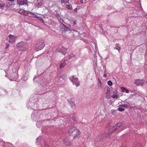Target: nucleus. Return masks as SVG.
Instances as JSON below:
<instances>
[{"label": "nucleus", "instance_id": "obj_32", "mask_svg": "<svg viewBox=\"0 0 147 147\" xmlns=\"http://www.w3.org/2000/svg\"><path fill=\"white\" fill-rule=\"evenodd\" d=\"M26 13L28 16H30L29 15L31 14L32 12H30L29 11H26Z\"/></svg>", "mask_w": 147, "mask_h": 147}, {"label": "nucleus", "instance_id": "obj_28", "mask_svg": "<svg viewBox=\"0 0 147 147\" xmlns=\"http://www.w3.org/2000/svg\"><path fill=\"white\" fill-rule=\"evenodd\" d=\"M118 110L120 111H123L124 110V109L121 107H119L118 108Z\"/></svg>", "mask_w": 147, "mask_h": 147}, {"label": "nucleus", "instance_id": "obj_54", "mask_svg": "<svg viewBox=\"0 0 147 147\" xmlns=\"http://www.w3.org/2000/svg\"><path fill=\"white\" fill-rule=\"evenodd\" d=\"M36 125L37 126V123H36Z\"/></svg>", "mask_w": 147, "mask_h": 147}, {"label": "nucleus", "instance_id": "obj_23", "mask_svg": "<svg viewBox=\"0 0 147 147\" xmlns=\"http://www.w3.org/2000/svg\"><path fill=\"white\" fill-rule=\"evenodd\" d=\"M61 3L62 4L65 3L69 2V0H61Z\"/></svg>", "mask_w": 147, "mask_h": 147}, {"label": "nucleus", "instance_id": "obj_21", "mask_svg": "<svg viewBox=\"0 0 147 147\" xmlns=\"http://www.w3.org/2000/svg\"><path fill=\"white\" fill-rule=\"evenodd\" d=\"M70 104H71V107L72 108H75V105L74 102H69Z\"/></svg>", "mask_w": 147, "mask_h": 147}, {"label": "nucleus", "instance_id": "obj_37", "mask_svg": "<svg viewBox=\"0 0 147 147\" xmlns=\"http://www.w3.org/2000/svg\"><path fill=\"white\" fill-rule=\"evenodd\" d=\"M9 47V44H7L6 45V46L5 47V49H7Z\"/></svg>", "mask_w": 147, "mask_h": 147}, {"label": "nucleus", "instance_id": "obj_26", "mask_svg": "<svg viewBox=\"0 0 147 147\" xmlns=\"http://www.w3.org/2000/svg\"><path fill=\"white\" fill-rule=\"evenodd\" d=\"M36 114L35 113H32V114L31 115V117L32 118H33V119L34 120L36 121V119H35V115Z\"/></svg>", "mask_w": 147, "mask_h": 147}, {"label": "nucleus", "instance_id": "obj_47", "mask_svg": "<svg viewBox=\"0 0 147 147\" xmlns=\"http://www.w3.org/2000/svg\"><path fill=\"white\" fill-rule=\"evenodd\" d=\"M73 100V99L72 98H71L70 100L71 101H72Z\"/></svg>", "mask_w": 147, "mask_h": 147}, {"label": "nucleus", "instance_id": "obj_9", "mask_svg": "<svg viewBox=\"0 0 147 147\" xmlns=\"http://www.w3.org/2000/svg\"><path fill=\"white\" fill-rule=\"evenodd\" d=\"M17 4L20 6L26 5L27 0H17Z\"/></svg>", "mask_w": 147, "mask_h": 147}, {"label": "nucleus", "instance_id": "obj_31", "mask_svg": "<svg viewBox=\"0 0 147 147\" xmlns=\"http://www.w3.org/2000/svg\"><path fill=\"white\" fill-rule=\"evenodd\" d=\"M121 89L122 90L123 92L125 91V90L126 89L125 88H124L123 87H121Z\"/></svg>", "mask_w": 147, "mask_h": 147}, {"label": "nucleus", "instance_id": "obj_34", "mask_svg": "<svg viewBox=\"0 0 147 147\" xmlns=\"http://www.w3.org/2000/svg\"><path fill=\"white\" fill-rule=\"evenodd\" d=\"M130 91L131 93H133L134 94H136V92H135V91L134 90H130Z\"/></svg>", "mask_w": 147, "mask_h": 147}, {"label": "nucleus", "instance_id": "obj_44", "mask_svg": "<svg viewBox=\"0 0 147 147\" xmlns=\"http://www.w3.org/2000/svg\"><path fill=\"white\" fill-rule=\"evenodd\" d=\"M8 1H11V2H13L14 1V0H8Z\"/></svg>", "mask_w": 147, "mask_h": 147}, {"label": "nucleus", "instance_id": "obj_11", "mask_svg": "<svg viewBox=\"0 0 147 147\" xmlns=\"http://www.w3.org/2000/svg\"><path fill=\"white\" fill-rule=\"evenodd\" d=\"M119 96V92L117 91H115L113 93L111 97L113 98H117Z\"/></svg>", "mask_w": 147, "mask_h": 147}, {"label": "nucleus", "instance_id": "obj_50", "mask_svg": "<svg viewBox=\"0 0 147 147\" xmlns=\"http://www.w3.org/2000/svg\"><path fill=\"white\" fill-rule=\"evenodd\" d=\"M145 58L147 60V57H146V56Z\"/></svg>", "mask_w": 147, "mask_h": 147}, {"label": "nucleus", "instance_id": "obj_35", "mask_svg": "<svg viewBox=\"0 0 147 147\" xmlns=\"http://www.w3.org/2000/svg\"><path fill=\"white\" fill-rule=\"evenodd\" d=\"M114 49H116V50H118V51H119H119H120V50L121 48H117V47H115V48H114Z\"/></svg>", "mask_w": 147, "mask_h": 147}, {"label": "nucleus", "instance_id": "obj_29", "mask_svg": "<svg viewBox=\"0 0 147 147\" xmlns=\"http://www.w3.org/2000/svg\"><path fill=\"white\" fill-rule=\"evenodd\" d=\"M108 84L110 86L112 85V83L111 80H109L108 82Z\"/></svg>", "mask_w": 147, "mask_h": 147}, {"label": "nucleus", "instance_id": "obj_25", "mask_svg": "<svg viewBox=\"0 0 147 147\" xmlns=\"http://www.w3.org/2000/svg\"><path fill=\"white\" fill-rule=\"evenodd\" d=\"M71 119L73 120L75 122L77 120L78 118L75 116H74L72 117Z\"/></svg>", "mask_w": 147, "mask_h": 147}, {"label": "nucleus", "instance_id": "obj_2", "mask_svg": "<svg viewBox=\"0 0 147 147\" xmlns=\"http://www.w3.org/2000/svg\"><path fill=\"white\" fill-rule=\"evenodd\" d=\"M17 48L20 51H25L28 48L27 44L24 42H20L17 45Z\"/></svg>", "mask_w": 147, "mask_h": 147}, {"label": "nucleus", "instance_id": "obj_33", "mask_svg": "<svg viewBox=\"0 0 147 147\" xmlns=\"http://www.w3.org/2000/svg\"><path fill=\"white\" fill-rule=\"evenodd\" d=\"M121 106L124 107H127L128 106L126 104L122 105H121Z\"/></svg>", "mask_w": 147, "mask_h": 147}, {"label": "nucleus", "instance_id": "obj_39", "mask_svg": "<svg viewBox=\"0 0 147 147\" xmlns=\"http://www.w3.org/2000/svg\"><path fill=\"white\" fill-rule=\"evenodd\" d=\"M125 92L126 93H128L129 92V91L128 89H126L125 91Z\"/></svg>", "mask_w": 147, "mask_h": 147}, {"label": "nucleus", "instance_id": "obj_4", "mask_svg": "<svg viewBox=\"0 0 147 147\" xmlns=\"http://www.w3.org/2000/svg\"><path fill=\"white\" fill-rule=\"evenodd\" d=\"M69 78L74 85L76 86H78L80 85V82L76 76L74 75L72 77H70Z\"/></svg>", "mask_w": 147, "mask_h": 147}, {"label": "nucleus", "instance_id": "obj_19", "mask_svg": "<svg viewBox=\"0 0 147 147\" xmlns=\"http://www.w3.org/2000/svg\"><path fill=\"white\" fill-rule=\"evenodd\" d=\"M66 65V63L65 62H62L60 65V68L63 67Z\"/></svg>", "mask_w": 147, "mask_h": 147}, {"label": "nucleus", "instance_id": "obj_40", "mask_svg": "<svg viewBox=\"0 0 147 147\" xmlns=\"http://www.w3.org/2000/svg\"><path fill=\"white\" fill-rule=\"evenodd\" d=\"M31 15H34V16H36V14L34 13H33V12H32Z\"/></svg>", "mask_w": 147, "mask_h": 147}, {"label": "nucleus", "instance_id": "obj_36", "mask_svg": "<svg viewBox=\"0 0 147 147\" xmlns=\"http://www.w3.org/2000/svg\"><path fill=\"white\" fill-rule=\"evenodd\" d=\"M119 44L118 43H117L116 45V46L118 47L119 48H120V47L119 46Z\"/></svg>", "mask_w": 147, "mask_h": 147}, {"label": "nucleus", "instance_id": "obj_7", "mask_svg": "<svg viewBox=\"0 0 147 147\" xmlns=\"http://www.w3.org/2000/svg\"><path fill=\"white\" fill-rule=\"evenodd\" d=\"M145 82V80L142 79H137L135 80L134 84H135L137 86H139L140 85H143L144 84Z\"/></svg>", "mask_w": 147, "mask_h": 147}, {"label": "nucleus", "instance_id": "obj_16", "mask_svg": "<svg viewBox=\"0 0 147 147\" xmlns=\"http://www.w3.org/2000/svg\"><path fill=\"white\" fill-rule=\"evenodd\" d=\"M62 28L65 31H67L70 30V29L65 25L64 24H62Z\"/></svg>", "mask_w": 147, "mask_h": 147}, {"label": "nucleus", "instance_id": "obj_46", "mask_svg": "<svg viewBox=\"0 0 147 147\" xmlns=\"http://www.w3.org/2000/svg\"><path fill=\"white\" fill-rule=\"evenodd\" d=\"M27 78H24V80H27Z\"/></svg>", "mask_w": 147, "mask_h": 147}, {"label": "nucleus", "instance_id": "obj_13", "mask_svg": "<svg viewBox=\"0 0 147 147\" xmlns=\"http://www.w3.org/2000/svg\"><path fill=\"white\" fill-rule=\"evenodd\" d=\"M121 125V123H117L115 126L113 127V131H114L116 129H118L119 127Z\"/></svg>", "mask_w": 147, "mask_h": 147}, {"label": "nucleus", "instance_id": "obj_12", "mask_svg": "<svg viewBox=\"0 0 147 147\" xmlns=\"http://www.w3.org/2000/svg\"><path fill=\"white\" fill-rule=\"evenodd\" d=\"M14 73L12 72L11 74L10 75L9 77H8V78L11 81L16 80V78H15L16 76H15Z\"/></svg>", "mask_w": 147, "mask_h": 147}, {"label": "nucleus", "instance_id": "obj_10", "mask_svg": "<svg viewBox=\"0 0 147 147\" xmlns=\"http://www.w3.org/2000/svg\"><path fill=\"white\" fill-rule=\"evenodd\" d=\"M6 94H9V95H11L14 94V92H15V90L13 89H11L9 90V92L5 90H4L3 91Z\"/></svg>", "mask_w": 147, "mask_h": 147}, {"label": "nucleus", "instance_id": "obj_30", "mask_svg": "<svg viewBox=\"0 0 147 147\" xmlns=\"http://www.w3.org/2000/svg\"><path fill=\"white\" fill-rule=\"evenodd\" d=\"M66 7L67 9H69L71 7V6L70 5H67L66 6Z\"/></svg>", "mask_w": 147, "mask_h": 147}, {"label": "nucleus", "instance_id": "obj_27", "mask_svg": "<svg viewBox=\"0 0 147 147\" xmlns=\"http://www.w3.org/2000/svg\"><path fill=\"white\" fill-rule=\"evenodd\" d=\"M25 11L24 10H22V9H21L20 10L19 12L22 14L24 15L25 14L24 12Z\"/></svg>", "mask_w": 147, "mask_h": 147}, {"label": "nucleus", "instance_id": "obj_24", "mask_svg": "<svg viewBox=\"0 0 147 147\" xmlns=\"http://www.w3.org/2000/svg\"><path fill=\"white\" fill-rule=\"evenodd\" d=\"M136 4L137 5V6L138 7H140V8L142 10H143V9H142V8L141 7V5L140 3L138 1L136 2Z\"/></svg>", "mask_w": 147, "mask_h": 147}, {"label": "nucleus", "instance_id": "obj_48", "mask_svg": "<svg viewBox=\"0 0 147 147\" xmlns=\"http://www.w3.org/2000/svg\"><path fill=\"white\" fill-rule=\"evenodd\" d=\"M76 9H77L76 8L74 9V11H76Z\"/></svg>", "mask_w": 147, "mask_h": 147}, {"label": "nucleus", "instance_id": "obj_41", "mask_svg": "<svg viewBox=\"0 0 147 147\" xmlns=\"http://www.w3.org/2000/svg\"><path fill=\"white\" fill-rule=\"evenodd\" d=\"M73 24L75 25L76 24V22L75 21H73Z\"/></svg>", "mask_w": 147, "mask_h": 147}, {"label": "nucleus", "instance_id": "obj_42", "mask_svg": "<svg viewBox=\"0 0 147 147\" xmlns=\"http://www.w3.org/2000/svg\"><path fill=\"white\" fill-rule=\"evenodd\" d=\"M80 2L81 4H83V0H81L80 1Z\"/></svg>", "mask_w": 147, "mask_h": 147}, {"label": "nucleus", "instance_id": "obj_14", "mask_svg": "<svg viewBox=\"0 0 147 147\" xmlns=\"http://www.w3.org/2000/svg\"><path fill=\"white\" fill-rule=\"evenodd\" d=\"M31 104L32 105L33 104V105H32L31 106V107L34 110H36L37 109L36 107V102H30V103H29V104Z\"/></svg>", "mask_w": 147, "mask_h": 147}, {"label": "nucleus", "instance_id": "obj_6", "mask_svg": "<svg viewBox=\"0 0 147 147\" xmlns=\"http://www.w3.org/2000/svg\"><path fill=\"white\" fill-rule=\"evenodd\" d=\"M17 36L11 34H9V36L7 38V40L10 43H12L15 42Z\"/></svg>", "mask_w": 147, "mask_h": 147}, {"label": "nucleus", "instance_id": "obj_8", "mask_svg": "<svg viewBox=\"0 0 147 147\" xmlns=\"http://www.w3.org/2000/svg\"><path fill=\"white\" fill-rule=\"evenodd\" d=\"M56 51L57 52H61L64 55H65L67 53L66 49L63 46H62L60 49V48L58 49Z\"/></svg>", "mask_w": 147, "mask_h": 147}, {"label": "nucleus", "instance_id": "obj_20", "mask_svg": "<svg viewBox=\"0 0 147 147\" xmlns=\"http://www.w3.org/2000/svg\"><path fill=\"white\" fill-rule=\"evenodd\" d=\"M63 143L66 146H69L71 144L68 141H66L65 140L64 141Z\"/></svg>", "mask_w": 147, "mask_h": 147}, {"label": "nucleus", "instance_id": "obj_52", "mask_svg": "<svg viewBox=\"0 0 147 147\" xmlns=\"http://www.w3.org/2000/svg\"><path fill=\"white\" fill-rule=\"evenodd\" d=\"M93 44H94V46H95V43H93Z\"/></svg>", "mask_w": 147, "mask_h": 147}, {"label": "nucleus", "instance_id": "obj_1", "mask_svg": "<svg viewBox=\"0 0 147 147\" xmlns=\"http://www.w3.org/2000/svg\"><path fill=\"white\" fill-rule=\"evenodd\" d=\"M69 135L74 136V138L78 137L80 134V132L74 126H72L68 130Z\"/></svg>", "mask_w": 147, "mask_h": 147}, {"label": "nucleus", "instance_id": "obj_53", "mask_svg": "<svg viewBox=\"0 0 147 147\" xmlns=\"http://www.w3.org/2000/svg\"><path fill=\"white\" fill-rule=\"evenodd\" d=\"M61 78H63L62 76H61Z\"/></svg>", "mask_w": 147, "mask_h": 147}, {"label": "nucleus", "instance_id": "obj_22", "mask_svg": "<svg viewBox=\"0 0 147 147\" xmlns=\"http://www.w3.org/2000/svg\"><path fill=\"white\" fill-rule=\"evenodd\" d=\"M34 17L36 18L39 20H40L41 22H44L43 20L40 17H38L37 16H34Z\"/></svg>", "mask_w": 147, "mask_h": 147}, {"label": "nucleus", "instance_id": "obj_5", "mask_svg": "<svg viewBox=\"0 0 147 147\" xmlns=\"http://www.w3.org/2000/svg\"><path fill=\"white\" fill-rule=\"evenodd\" d=\"M0 147H13V145L10 143H5L2 140L0 139Z\"/></svg>", "mask_w": 147, "mask_h": 147}, {"label": "nucleus", "instance_id": "obj_15", "mask_svg": "<svg viewBox=\"0 0 147 147\" xmlns=\"http://www.w3.org/2000/svg\"><path fill=\"white\" fill-rule=\"evenodd\" d=\"M55 17L58 20L59 22L62 23L63 22V20L61 19V17L60 15L59 14H57L56 15Z\"/></svg>", "mask_w": 147, "mask_h": 147}, {"label": "nucleus", "instance_id": "obj_49", "mask_svg": "<svg viewBox=\"0 0 147 147\" xmlns=\"http://www.w3.org/2000/svg\"><path fill=\"white\" fill-rule=\"evenodd\" d=\"M3 94H1L0 93V96H3Z\"/></svg>", "mask_w": 147, "mask_h": 147}, {"label": "nucleus", "instance_id": "obj_51", "mask_svg": "<svg viewBox=\"0 0 147 147\" xmlns=\"http://www.w3.org/2000/svg\"><path fill=\"white\" fill-rule=\"evenodd\" d=\"M105 72H106L105 71L104 72V73H105Z\"/></svg>", "mask_w": 147, "mask_h": 147}, {"label": "nucleus", "instance_id": "obj_18", "mask_svg": "<svg viewBox=\"0 0 147 147\" xmlns=\"http://www.w3.org/2000/svg\"><path fill=\"white\" fill-rule=\"evenodd\" d=\"M110 94V88H107V92H106V94L107 96H109Z\"/></svg>", "mask_w": 147, "mask_h": 147}, {"label": "nucleus", "instance_id": "obj_55", "mask_svg": "<svg viewBox=\"0 0 147 147\" xmlns=\"http://www.w3.org/2000/svg\"><path fill=\"white\" fill-rule=\"evenodd\" d=\"M36 79V78H34V79Z\"/></svg>", "mask_w": 147, "mask_h": 147}, {"label": "nucleus", "instance_id": "obj_17", "mask_svg": "<svg viewBox=\"0 0 147 147\" xmlns=\"http://www.w3.org/2000/svg\"><path fill=\"white\" fill-rule=\"evenodd\" d=\"M41 138V137H39L36 139V145L39 144H40V141Z\"/></svg>", "mask_w": 147, "mask_h": 147}, {"label": "nucleus", "instance_id": "obj_3", "mask_svg": "<svg viewBox=\"0 0 147 147\" xmlns=\"http://www.w3.org/2000/svg\"><path fill=\"white\" fill-rule=\"evenodd\" d=\"M45 47L44 44L42 42L36 43L34 46V49L36 51L42 50Z\"/></svg>", "mask_w": 147, "mask_h": 147}, {"label": "nucleus", "instance_id": "obj_38", "mask_svg": "<svg viewBox=\"0 0 147 147\" xmlns=\"http://www.w3.org/2000/svg\"><path fill=\"white\" fill-rule=\"evenodd\" d=\"M4 6V5L0 4V8L3 7Z\"/></svg>", "mask_w": 147, "mask_h": 147}, {"label": "nucleus", "instance_id": "obj_43", "mask_svg": "<svg viewBox=\"0 0 147 147\" xmlns=\"http://www.w3.org/2000/svg\"><path fill=\"white\" fill-rule=\"evenodd\" d=\"M45 146H48V144H47L46 143H45Z\"/></svg>", "mask_w": 147, "mask_h": 147}, {"label": "nucleus", "instance_id": "obj_45", "mask_svg": "<svg viewBox=\"0 0 147 147\" xmlns=\"http://www.w3.org/2000/svg\"><path fill=\"white\" fill-rule=\"evenodd\" d=\"M107 76V74H104V77H106V76Z\"/></svg>", "mask_w": 147, "mask_h": 147}]
</instances>
